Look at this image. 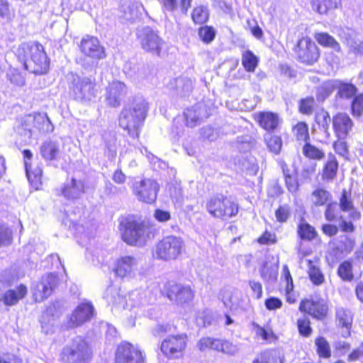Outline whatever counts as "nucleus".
Returning <instances> with one entry per match:
<instances>
[{"label": "nucleus", "mask_w": 363, "mask_h": 363, "mask_svg": "<svg viewBox=\"0 0 363 363\" xmlns=\"http://www.w3.org/2000/svg\"><path fill=\"white\" fill-rule=\"evenodd\" d=\"M18 60L25 69L32 73L42 74L47 72L49 61L42 45L37 42L23 43L16 50Z\"/></svg>", "instance_id": "nucleus-1"}, {"label": "nucleus", "mask_w": 363, "mask_h": 363, "mask_svg": "<svg viewBox=\"0 0 363 363\" xmlns=\"http://www.w3.org/2000/svg\"><path fill=\"white\" fill-rule=\"evenodd\" d=\"M148 109V103L144 99H135L131 106L122 110L119 117V125L126 130L132 138H138L139 128L146 118Z\"/></svg>", "instance_id": "nucleus-2"}, {"label": "nucleus", "mask_w": 363, "mask_h": 363, "mask_svg": "<svg viewBox=\"0 0 363 363\" xmlns=\"http://www.w3.org/2000/svg\"><path fill=\"white\" fill-rule=\"evenodd\" d=\"M206 209L213 218L227 220L238 213V205L233 199L223 194L209 197L206 201Z\"/></svg>", "instance_id": "nucleus-3"}, {"label": "nucleus", "mask_w": 363, "mask_h": 363, "mask_svg": "<svg viewBox=\"0 0 363 363\" xmlns=\"http://www.w3.org/2000/svg\"><path fill=\"white\" fill-rule=\"evenodd\" d=\"M185 249L184 240L179 236L168 235L163 238L155 245L153 257L162 261L177 259Z\"/></svg>", "instance_id": "nucleus-4"}, {"label": "nucleus", "mask_w": 363, "mask_h": 363, "mask_svg": "<svg viewBox=\"0 0 363 363\" xmlns=\"http://www.w3.org/2000/svg\"><path fill=\"white\" fill-rule=\"evenodd\" d=\"M91 354L86 341L77 337L64 347L62 359L64 363H90Z\"/></svg>", "instance_id": "nucleus-5"}, {"label": "nucleus", "mask_w": 363, "mask_h": 363, "mask_svg": "<svg viewBox=\"0 0 363 363\" xmlns=\"http://www.w3.org/2000/svg\"><path fill=\"white\" fill-rule=\"evenodd\" d=\"M121 225L123 227V240L128 245H140L146 241L149 228L144 221L128 216Z\"/></svg>", "instance_id": "nucleus-6"}, {"label": "nucleus", "mask_w": 363, "mask_h": 363, "mask_svg": "<svg viewBox=\"0 0 363 363\" xmlns=\"http://www.w3.org/2000/svg\"><path fill=\"white\" fill-rule=\"evenodd\" d=\"M138 39L142 48L152 55L160 56L164 46V41L157 31L146 26L138 32Z\"/></svg>", "instance_id": "nucleus-7"}, {"label": "nucleus", "mask_w": 363, "mask_h": 363, "mask_svg": "<svg viewBox=\"0 0 363 363\" xmlns=\"http://www.w3.org/2000/svg\"><path fill=\"white\" fill-rule=\"evenodd\" d=\"M158 191L159 184L150 179L136 181L133 185V194L138 200L147 203H152L155 201Z\"/></svg>", "instance_id": "nucleus-8"}, {"label": "nucleus", "mask_w": 363, "mask_h": 363, "mask_svg": "<svg viewBox=\"0 0 363 363\" xmlns=\"http://www.w3.org/2000/svg\"><path fill=\"white\" fill-rule=\"evenodd\" d=\"M96 84L88 77H77L73 81L72 94L76 100L91 101L96 96Z\"/></svg>", "instance_id": "nucleus-9"}, {"label": "nucleus", "mask_w": 363, "mask_h": 363, "mask_svg": "<svg viewBox=\"0 0 363 363\" xmlns=\"http://www.w3.org/2000/svg\"><path fill=\"white\" fill-rule=\"evenodd\" d=\"M116 363H145V356L138 347L123 342L117 348Z\"/></svg>", "instance_id": "nucleus-10"}, {"label": "nucleus", "mask_w": 363, "mask_h": 363, "mask_svg": "<svg viewBox=\"0 0 363 363\" xmlns=\"http://www.w3.org/2000/svg\"><path fill=\"white\" fill-rule=\"evenodd\" d=\"M295 52L301 62L308 65L313 64L319 57L315 43L308 38H303L299 40L295 48Z\"/></svg>", "instance_id": "nucleus-11"}, {"label": "nucleus", "mask_w": 363, "mask_h": 363, "mask_svg": "<svg viewBox=\"0 0 363 363\" xmlns=\"http://www.w3.org/2000/svg\"><path fill=\"white\" fill-rule=\"evenodd\" d=\"M164 290L169 299L178 304L189 302L194 298V292L189 286L172 281L166 283Z\"/></svg>", "instance_id": "nucleus-12"}, {"label": "nucleus", "mask_w": 363, "mask_h": 363, "mask_svg": "<svg viewBox=\"0 0 363 363\" xmlns=\"http://www.w3.org/2000/svg\"><path fill=\"white\" fill-rule=\"evenodd\" d=\"M79 48L82 53L89 57L92 62L106 57L105 49L96 37L90 35L84 37L81 40Z\"/></svg>", "instance_id": "nucleus-13"}, {"label": "nucleus", "mask_w": 363, "mask_h": 363, "mask_svg": "<svg viewBox=\"0 0 363 363\" xmlns=\"http://www.w3.org/2000/svg\"><path fill=\"white\" fill-rule=\"evenodd\" d=\"M186 345V336L184 335L169 336L161 345V351L169 358H179Z\"/></svg>", "instance_id": "nucleus-14"}, {"label": "nucleus", "mask_w": 363, "mask_h": 363, "mask_svg": "<svg viewBox=\"0 0 363 363\" xmlns=\"http://www.w3.org/2000/svg\"><path fill=\"white\" fill-rule=\"evenodd\" d=\"M57 277L54 274H47L42 277L33 289V296L35 301L41 302L50 296L57 285Z\"/></svg>", "instance_id": "nucleus-15"}, {"label": "nucleus", "mask_w": 363, "mask_h": 363, "mask_svg": "<svg viewBox=\"0 0 363 363\" xmlns=\"http://www.w3.org/2000/svg\"><path fill=\"white\" fill-rule=\"evenodd\" d=\"M139 266V259L132 256H123L117 259L113 271L121 278H133Z\"/></svg>", "instance_id": "nucleus-16"}, {"label": "nucleus", "mask_w": 363, "mask_h": 363, "mask_svg": "<svg viewBox=\"0 0 363 363\" xmlns=\"http://www.w3.org/2000/svg\"><path fill=\"white\" fill-rule=\"evenodd\" d=\"M299 310L305 312L318 320H322L327 316L328 311V302L323 298L316 300L302 301L299 305Z\"/></svg>", "instance_id": "nucleus-17"}, {"label": "nucleus", "mask_w": 363, "mask_h": 363, "mask_svg": "<svg viewBox=\"0 0 363 363\" xmlns=\"http://www.w3.org/2000/svg\"><path fill=\"white\" fill-rule=\"evenodd\" d=\"M152 301H154V297L150 295L148 290L135 289L128 294V299L124 301L125 303H123V308L132 310L147 305Z\"/></svg>", "instance_id": "nucleus-18"}, {"label": "nucleus", "mask_w": 363, "mask_h": 363, "mask_svg": "<svg viewBox=\"0 0 363 363\" xmlns=\"http://www.w3.org/2000/svg\"><path fill=\"white\" fill-rule=\"evenodd\" d=\"M340 36L346 43L350 52L356 55H363V39L359 38L356 30L346 28L342 30Z\"/></svg>", "instance_id": "nucleus-19"}, {"label": "nucleus", "mask_w": 363, "mask_h": 363, "mask_svg": "<svg viewBox=\"0 0 363 363\" xmlns=\"http://www.w3.org/2000/svg\"><path fill=\"white\" fill-rule=\"evenodd\" d=\"M94 308L89 303L79 304L72 314L68 327L75 328L89 320L93 315Z\"/></svg>", "instance_id": "nucleus-20"}, {"label": "nucleus", "mask_w": 363, "mask_h": 363, "mask_svg": "<svg viewBox=\"0 0 363 363\" xmlns=\"http://www.w3.org/2000/svg\"><path fill=\"white\" fill-rule=\"evenodd\" d=\"M85 193V184L83 180L72 178L67 180L62 189L64 197L68 200L79 199Z\"/></svg>", "instance_id": "nucleus-21"}, {"label": "nucleus", "mask_w": 363, "mask_h": 363, "mask_svg": "<svg viewBox=\"0 0 363 363\" xmlns=\"http://www.w3.org/2000/svg\"><path fill=\"white\" fill-rule=\"evenodd\" d=\"M333 129L338 139L345 140L353 127V122L346 113H338L333 118Z\"/></svg>", "instance_id": "nucleus-22"}, {"label": "nucleus", "mask_w": 363, "mask_h": 363, "mask_svg": "<svg viewBox=\"0 0 363 363\" xmlns=\"http://www.w3.org/2000/svg\"><path fill=\"white\" fill-rule=\"evenodd\" d=\"M125 94V85L121 82H113L106 88V100L109 106L116 107Z\"/></svg>", "instance_id": "nucleus-23"}, {"label": "nucleus", "mask_w": 363, "mask_h": 363, "mask_svg": "<svg viewBox=\"0 0 363 363\" xmlns=\"http://www.w3.org/2000/svg\"><path fill=\"white\" fill-rule=\"evenodd\" d=\"M27 294V288L21 284L15 289H9L4 291L0 289V306L2 304L6 306H12L23 298Z\"/></svg>", "instance_id": "nucleus-24"}, {"label": "nucleus", "mask_w": 363, "mask_h": 363, "mask_svg": "<svg viewBox=\"0 0 363 363\" xmlns=\"http://www.w3.org/2000/svg\"><path fill=\"white\" fill-rule=\"evenodd\" d=\"M25 122H33L34 126L43 133H51L54 130V126L46 113H35L34 116H26Z\"/></svg>", "instance_id": "nucleus-25"}, {"label": "nucleus", "mask_w": 363, "mask_h": 363, "mask_svg": "<svg viewBox=\"0 0 363 363\" xmlns=\"http://www.w3.org/2000/svg\"><path fill=\"white\" fill-rule=\"evenodd\" d=\"M169 86L170 89L175 91V95L181 98L186 97L193 89V81L189 77H181L172 82Z\"/></svg>", "instance_id": "nucleus-26"}, {"label": "nucleus", "mask_w": 363, "mask_h": 363, "mask_svg": "<svg viewBox=\"0 0 363 363\" xmlns=\"http://www.w3.org/2000/svg\"><path fill=\"white\" fill-rule=\"evenodd\" d=\"M336 320L338 326L346 329L345 334H342V335L344 337L349 336L353 320L351 311L343 308H337L336 311Z\"/></svg>", "instance_id": "nucleus-27"}, {"label": "nucleus", "mask_w": 363, "mask_h": 363, "mask_svg": "<svg viewBox=\"0 0 363 363\" xmlns=\"http://www.w3.org/2000/svg\"><path fill=\"white\" fill-rule=\"evenodd\" d=\"M258 121L262 128L268 131L274 130L278 125L279 118L272 112H262L258 115Z\"/></svg>", "instance_id": "nucleus-28"}, {"label": "nucleus", "mask_w": 363, "mask_h": 363, "mask_svg": "<svg viewBox=\"0 0 363 363\" xmlns=\"http://www.w3.org/2000/svg\"><path fill=\"white\" fill-rule=\"evenodd\" d=\"M25 168L26 175L30 184L35 189H38L41 186L42 169L37 165L34 168L27 160L25 162Z\"/></svg>", "instance_id": "nucleus-29"}, {"label": "nucleus", "mask_w": 363, "mask_h": 363, "mask_svg": "<svg viewBox=\"0 0 363 363\" xmlns=\"http://www.w3.org/2000/svg\"><path fill=\"white\" fill-rule=\"evenodd\" d=\"M341 0H312L311 6L313 11L320 14H325L330 10L337 9Z\"/></svg>", "instance_id": "nucleus-30"}, {"label": "nucleus", "mask_w": 363, "mask_h": 363, "mask_svg": "<svg viewBox=\"0 0 363 363\" xmlns=\"http://www.w3.org/2000/svg\"><path fill=\"white\" fill-rule=\"evenodd\" d=\"M311 200L315 206H327L328 203L331 202L332 195L327 190L323 188H318L312 192Z\"/></svg>", "instance_id": "nucleus-31"}, {"label": "nucleus", "mask_w": 363, "mask_h": 363, "mask_svg": "<svg viewBox=\"0 0 363 363\" xmlns=\"http://www.w3.org/2000/svg\"><path fill=\"white\" fill-rule=\"evenodd\" d=\"M59 152V145L54 141H45L40 147V153L43 157L47 160L56 159Z\"/></svg>", "instance_id": "nucleus-32"}, {"label": "nucleus", "mask_w": 363, "mask_h": 363, "mask_svg": "<svg viewBox=\"0 0 363 363\" xmlns=\"http://www.w3.org/2000/svg\"><path fill=\"white\" fill-rule=\"evenodd\" d=\"M338 162L336 157L333 154H329L328 161L324 167L323 177L324 179L332 180L337 174Z\"/></svg>", "instance_id": "nucleus-33"}, {"label": "nucleus", "mask_w": 363, "mask_h": 363, "mask_svg": "<svg viewBox=\"0 0 363 363\" xmlns=\"http://www.w3.org/2000/svg\"><path fill=\"white\" fill-rule=\"evenodd\" d=\"M202 107L201 106H196L191 108L186 109L184 112V116L186 121V125L189 127H194L196 125L197 122L202 120L203 116L201 115Z\"/></svg>", "instance_id": "nucleus-34"}, {"label": "nucleus", "mask_w": 363, "mask_h": 363, "mask_svg": "<svg viewBox=\"0 0 363 363\" xmlns=\"http://www.w3.org/2000/svg\"><path fill=\"white\" fill-rule=\"evenodd\" d=\"M298 234L301 239L312 240L317 236L315 228L304 220H301L298 226Z\"/></svg>", "instance_id": "nucleus-35"}, {"label": "nucleus", "mask_w": 363, "mask_h": 363, "mask_svg": "<svg viewBox=\"0 0 363 363\" xmlns=\"http://www.w3.org/2000/svg\"><path fill=\"white\" fill-rule=\"evenodd\" d=\"M283 274L286 282V301L289 303H294L296 301V296L294 294V284L289 269L286 265L284 267Z\"/></svg>", "instance_id": "nucleus-36"}, {"label": "nucleus", "mask_w": 363, "mask_h": 363, "mask_svg": "<svg viewBox=\"0 0 363 363\" xmlns=\"http://www.w3.org/2000/svg\"><path fill=\"white\" fill-rule=\"evenodd\" d=\"M217 352H222L223 354L233 356L236 354L239 348L238 346L234 344L233 342L223 338H218Z\"/></svg>", "instance_id": "nucleus-37"}, {"label": "nucleus", "mask_w": 363, "mask_h": 363, "mask_svg": "<svg viewBox=\"0 0 363 363\" xmlns=\"http://www.w3.org/2000/svg\"><path fill=\"white\" fill-rule=\"evenodd\" d=\"M315 40L319 44L325 47H329L336 51L340 50V44L335 39L326 33H319L315 35Z\"/></svg>", "instance_id": "nucleus-38"}, {"label": "nucleus", "mask_w": 363, "mask_h": 363, "mask_svg": "<svg viewBox=\"0 0 363 363\" xmlns=\"http://www.w3.org/2000/svg\"><path fill=\"white\" fill-rule=\"evenodd\" d=\"M242 64L246 71L252 72L257 66L258 58L252 51H245L242 55Z\"/></svg>", "instance_id": "nucleus-39"}, {"label": "nucleus", "mask_w": 363, "mask_h": 363, "mask_svg": "<svg viewBox=\"0 0 363 363\" xmlns=\"http://www.w3.org/2000/svg\"><path fill=\"white\" fill-rule=\"evenodd\" d=\"M316 351L320 357L328 359L331 356L330 347L327 340L323 337H318L315 340Z\"/></svg>", "instance_id": "nucleus-40"}, {"label": "nucleus", "mask_w": 363, "mask_h": 363, "mask_svg": "<svg viewBox=\"0 0 363 363\" xmlns=\"http://www.w3.org/2000/svg\"><path fill=\"white\" fill-rule=\"evenodd\" d=\"M209 17L208 9L206 6H199L195 7L191 13L193 21L196 24H203L206 23Z\"/></svg>", "instance_id": "nucleus-41"}, {"label": "nucleus", "mask_w": 363, "mask_h": 363, "mask_svg": "<svg viewBox=\"0 0 363 363\" xmlns=\"http://www.w3.org/2000/svg\"><path fill=\"white\" fill-rule=\"evenodd\" d=\"M335 84L332 81H327L320 86L317 89L316 98L318 101H323L333 92Z\"/></svg>", "instance_id": "nucleus-42"}, {"label": "nucleus", "mask_w": 363, "mask_h": 363, "mask_svg": "<svg viewBox=\"0 0 363 363\" xmlns=\"http://www.w3.org/2000/svg\"><path fill=\"white\" fill-rule=\"evenodd\" d=\"M293 133L297 140L306 143L309 140L308 127L304 122L298 123L293 128Z\"/></svg>", "instance_id": "nucleus-43"}, {"label": "nucleus", "mask_w": 363, "mask_h": 363, "mask_svg": "<svg viewBox=\"0 0 363 363\" xmlns=\"http://www.w3.org/2000/svg\"><path fill=\"white\" fill-rule=\"evenodd\" d=\"M337 274L343 280L350 281L353 279L352 265L350 261H344L337 269Z\"/></svg>", "instance_id": "nucleus-44"}, {"label": "nucleus", "mask_w": 363, "mask_h": 363, "mask_svg": "<svg viewBox=\"0 0 363 363\" xmlns=\"http://www.w3.org/2000/svg\"><path fill=\"white\" fill-rule=\"evenodd\" d=\"M264 138L269 150L274 154H278L282 146L281 138L269 133L265 135Z\"/></svg>", "instance_id": "nucleus-45"}, {"label": "nucleus", "mask_w": 363, "mask_h": 363, "mask_svg": "<svg viewBox=\"0 0 363 363\" xmlns=\"http://www.w3.org/2000/svg\"><path fill=\"white\" fill-rule=\"evenodd\" d=\"M283 173L285 177V184L288 190L294 194L296 193L298 189V184L294 175L289 173V170L286 168V165L282 166Z\"/></svg>", "instance_id": "nucleus-46"}, {"label": "nucleus", "mask_w": 363, "mask_h": 363, "mask_svg": "<svg viewBox=\"0 0 363 363\" xmlns=\"http://www.w3.org/2000/svg\"><path fill=\"white\" fill-rule=\"evenodd\" d=\"M218 338L211 337H203L197 342V347L201 352L206 350H212L216 351L218 349Z\"/></svg>", "instance_id": "nucleus-47"}, {"label": "nucleus", "mask_w": 363, "mask_h": 363, "mask_svg": "<svg viewBox=\"0 0 363 363\" xmlns=\"http://www.w3.org/2000/svg\"><path fill=\"white\" fill-rule=\"evenodd\" d=\"M357 89L352 84L340 83L338 86L337 95L342 99H350L356 96Z\"/></svg>", "instance_id": "nucleus-48"}, {"label": "nucleus", "mask_w": 363, "mask_h": 363, "mask_svg": "<svg viewBox=\"0 0 363 363\" xmlns=\"http://www.w3.org/2000/svg\"><path fill=\"white\" fill-rule=\"evenodd\" d=\"M297 328L299 334L305 337H309L313 332L311 321L306 316H303L297 320Z\"/></svg>", "instance_id": "nucleus-49"}, {"label": "nucleus", "mask_w": 363, "mask_h": 363, "mask_svg": "<svg viewBox=\"0 0 363 363\" xmlns=\"http://www.w3.org/2000/svg\"><path fill=\"white\" fill-rule=\"evenodd\" d=\"M303 153L306 157L313 160H321L325 157V153L322 150L308 142L303 147Z\"/></svg>", "instance_id": "nucleus-50"}, {"label": "nucleus", "mask_w": 363, "mask_h": 363, "mask_svg": "<svg viewBox=\"0 0 363 363\" xmlns=\"http://www.w3.org/2000/svg\"><path fill=\"white\" fill-rule=\"evenodd\" d=\"M253 363H282L281 359L274 351H265Z\"/></svg>", "instance_id": "nucleus-51"}, {"label": "nucleus", "mask_w": 363, "mask_h": 363, "mask_svg": "<svg viewBox=\"0 0 363 363\" xmlns=\"http://www.w3.org/2000/svg\"><path fill=\"white\" fill-rule=\"evenodd\" d=\"M0 17L11 22L15 17V11L10 7L8 0H0Z\"/></svg>", "instance_id": "nucleus-52"}, {"label": "nucleus", "mask_w": 363, "mask_h": 363, "mask_svg": "<svg viewBox=\"0 0 363 363\" xmlns=\"http://www.w3.org/2000/svg\"><path fill=\"white\" fill-rule=\"evenodd\" d=\"M199 35L203 42L209 43L212 42L216 37V30L211 26H203L199 30Z\"/></svg>", "instance_id": "nucleus-53"}, {"label": "nucleus", "mask_w": 363, "mask_h": 363, "mask_svg": "<svg viewBox=\"0 0 363 363\" xmlns=\"http://www.w3.org/2000/svg\"><path fill=\"white\" fill-rule=\"evenodd\" d=\"M308 274L311 281L315 285H320L324 281V276L320 269L312 265L311 261H309Z\"/></svg>", "instance_id": "nucleus-54"}, {"label": "nucleus", "mask_w": 363, "mask_h": 363, "mask_svg": "<svg viewBox=\"0 0 363 363\" xmlns=\"http://www.w3.org/2000/svg\"><path fill=\"white\" fill-rule=\"evenodd\" d=\"M352 115L357 117L362 116L363 113V94L354 96L352 102Z\"/></svg>", "instance_id": "nucleus-55"}, {"label": "nucleus", "mask_w": 363, "mask_h": 363, "mask_svg": "<svg viewBox=\"0 0 363 363\" xmlns=\"http://www.w3.org/2000/svg\"><path fill=\"white\" fill-rule=\"evenodd\" d=\"M9 81L17 86H21L25 84L24 77L16 69H10L7 73Z\"/></svg>", "instance_id": "nucleus-56"}, {"label": "nucleus", "mask_w": 363, "mask_h": 363, "mask_svg": "<svg viewBox=\"0 0 363 363\" xmlns=\"http://www.w3.org/2000/svg\"><path fill=\"white\" fill-rule=\"evenodd\" d=\"M315 121L319 125H321L325 130H327L330 123L329 113L324 110L320 111L315 115Z\"/></svg>", "instance_id": "nucleus-57"}, {"label": "nucleus", "mask_w": 363, "mask_h": 363, "mask_svg": "<svg viewBox=\"0 0 363 363\" xmlns=\"http://www.w3.org/2000/svg\"><path fill=\"white\" fill-rule=\"evenodd\" d=\"M11 240V230L9 228L0 226V246L9 245Z\"/></svg>", "instance_id": "nucleus-58"}, {"label": "nucleus", "mask_w": 363, "mask_h": 363, "mask_svg": "<svg viewBox=\"0 0 363 363\" xmlns=\"http://www.w3.org/2000/svg\"><path fill=\"white\" fill-rule=\"evenodd\" d=\"M313 105L314 99L313 98L303 99L300 104V111L305 114H311L313 112Z\"/></svg>", "instance_id": "nucleus-59"}, {"label": "nucleus", "mask_w": 363, "mask_h": 363, "mask_svg": "<svg viewBox=\"0 0 363 363\" xmlns=\"http://www.w3.org/2000/svg\"><path fill=\"white\" fill-rule=\"evenodd\" d=\"M337 205L335 203L330 202L326 206L325 211V218L328 221H335L337 219L336 216Z\"/></svg>", "instance_id": "nucleus-60"}, {"label": "nucleus", "mask_w": 363, "mask_h": 363, "mask_svg": "<svg viewBox=\"0 0 363 363\" xmlns=\"http://www.w3.org/2000/svg\"><path fill=\"white\" fill-rule=\"evenodd\" d=\"M49 313H50V311L48 309L43 314L42 320H41L42 328L46 334H48L49 333L52 332V328L54 325V318H52L51 320H49L48 323L46 322V318L48 317Z\"/></svg>", "instance_id": "nucleus-61"}, {"label": "nucleus", "mask_w": 363, "mask_h": 363, "mask_svg": "<svg viewBox=\"0 0 363 363\" xmlns=\"http://www.w3.org/2000/svg\"><path fill=\"white\" fill-rule=\"evenodd\" d=\"M275 216L277 221L280 223L286 222L289 216V208L286 206H280L275 212Z\"/></svg>", "instance_id": "nucleus-62"}, {"label": "nucleus", "mask_w": 363, "mask_h": 363, "mask_svg": "<svg viewBox=\"0 0 363 363\" xmlns=\"http://www.w3.org/2000/svg\"><path fill=\"white\" fill-rule=\"evenodd\" d=\"M333 148L336 153L345 156L347 153V146L344 140L339 139L333 143Z\"/></svg>", "instance_id": "nucleus-63"}, {"label": "nucleus", "mask_w": 363, "mask_h": 363, "mask_svg": "<svg viewBox=\"0 0 363 363\" xmlns=\"http://www.w3.org/2000/svg\"><path fill=\"white\" fill-rule=\"evenodd\" d=\"M154 217L158 222L164 223L170 220L171 215L167 211L156 209L154 213Z\"/></svg>", "instance_id": "nucleus-64"}]
</instances>
